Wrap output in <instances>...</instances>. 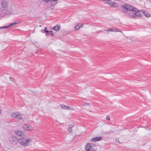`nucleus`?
Here are the masks:
<instances>
[{
  "label": "nucleus",
  "instance_id": "f257e3e1",
  "mask_svg": "<svg viewBox=\"0 0 151 151\" xmlns=\"http://www.w3.org/2000/svg\"><path fill=\"white\" fill-rule=\"evenodd\" d=\"M1 7L0 9V14L1 16H4L11 13L12 9L8 5V4L5 1H2L1 4Z\"/></svg>",
  "mask_w": 151,
  "mask_h": 151
},
{
  "label": "nucleus",
  "instance_id": "f03ea898",
  "mask_svg": "<svg viewBox=\"0 0 151 151\" xmlns=\"http://www.w3.org/2000/svg\"><path fill=\"white\" fill-rule=\"evenodd\" d=\"M32 139L31 138L28 139L25 137H22L19 139L18 142L23 146H26L32 142Z\"/></svg>",
  "mask_w": 151,
  "mask_h": 151
},
{
  "label": "nucleus",
  "instance_id": "7ed1b4c3",
  "mask_svg": "<svg viewBox=\"0 0 151 151\" xmlns=\"http://www.w3.org/2000/svg\"><path fill=\"white\" fill-rule=\"evenodd\" d=\"M85 148L86 151H96L97 147L95 145L92 143H88L85 146Z\"/></svg>",
  "mask_w": 151,
  "mask_h": 151
},
{
  "label": "nucleus",
  "instance_id": "20e7f679",
  "mask_svg": "<svg viewBox=\"0 0 151 151\" xmlns=\"http://www.w3.org/2000/svg\"><path fill=\"white\" fill-rule=\"evenodd\" d=\"M121 7L125 9L126 10V11L136 12L137 10L136 8L129 5L123 4L122 5Z\"/></svg>",
  "mask_w": 151,
  "mask_h": 151
},
{
  "label": "nucleus",
  "instance_id": "39448f33",
  "mask_svg": "<svg viewBox=\"0 0 151 151\" xmlns=\"http://www.w3.org/2000/svg\"><path fill=\"white\" fill-rule=\"evenodd\" d=\"M12 118L22 120V115L18 112H14L11 114Z\"/></svg>",
  "mask_w": 151,
  "mask_h": 151
},
{
  "label": "nucleus",
  "instance_id": "423d86ee",
  "mask_svg": "<svg viewBox=\"0 0 151 151\" xmlns=\"http://www.w3.org/2000/svg\"><path fill=\"white\" fill-rule=\"evenodd\" d=\"M122 11L124 12L125 14L127 16H128L130 18H134V13H133V12H134V11H125V10H122Z\"/></svg>",
  "mask_w": 151,
  "mask_h": 151
},
{
  "label": "nucleus",
  "instance_id": "0eeeda50",
  "mask_svg": "<svg viewBox=\"0 0 151 151\" xmlns=\"http://www.w3.org/2000/svg\"><path fill=\"white\" fill-rule=\"evenodd\" d=\"M23 128L27 131H31L33 128L30 126L26 124L23 126Z\"/></svg>",
  "mask_w": 151,
  "mask_h": 151
},
{
  "label": "nucleus",
  "instance_id": "6e6552de",
  "mask_svg": "<svg viewBox=\"0 0 151 151\" xmlns=\"http://www.w3.org/2000/svg\"><path fill=\"white\" fill-rule=\"evenodd\" d=\"M61 107L63 109L65 110H74V109L72 106H65L64 104H61L60 105Z\"/></svg>",
  "mask_w": 151,
  "mask_h": 151
},
{
  "label": "nucleus",
  "instance_id": "1a4fd4ad",
  "mask_svg": "<svg viewBox=\"0 0 151 151\" xmlns=\"http://www.w3.org/2000/svg\"><path fill=\"white\" fill-rule=\"evenodd\" d=\"M58 0H48V2L50 1L51 6L53 7L52 9H54V5L57 4Z\"/></svg>",
  "mask_w": 151,
  "mask_h": 151
},
{
  "label": "nucleus",
  "instance_id": "9d476101",
  "mask_svg": "<svg viewBox=\"0 0 151 151\" xmlns=\"http://www.w3.org/2000/svg\"><path fill=\"white\" fill-rule=\"evenodd\" d=\"M105 3L108 4L109 5L111 6L112 7H118V5L117 4L113 2L110 1L109 2Z\"/></svg>",
  "mask_w": 151,
  "mask_h": 151
},
{
  "label": "nucleus",
  "instance_id": "9b49d317",
  "mask_svg": "<svg viewBox=\"0 0 151 151\" xmlns=\"http://www.w3.org/2000/svg\"><path fill=\"white\" fill-rule=\"evenodd\" d=\"M102 138L101 137H98L95 138H92L91 139V141L94 142L98 141L101 139Z\"/></svg>",
  "mask_w": 151,
  "mask_h": 151
},
{
  "label": "nucleus",
  "instance_id": "f8f14e48",
  "mask_svg": "<svg viewBox=\"0 0 151 151\" xmlns=\"http://www.w3.org/2000/svg\"><path fill=\"white\" fill-rule=\"evenodd\" d=\"M15 133L16 135L19 136H23L24 135V132L21 131H16Z\"/></svg>",
  "mask_w": 151,
  "mask_h": 151
},
{
  "label": "nucleus",
  "instance_id": "ddd939ff",
  "mask_svg": "<svg viewBox=\"0 0 151 151\" xmlns=\"http://www.w3.org/2000/svg\"><path fill=\"white\" fill-rule=\"evenodd\" d=\"M83 24H82L81 23L77 24L75 26V28L76 29L78 30L79 29L80 27H83Z\"/></svg>",
  "mask_w": 151,
  "mask_h": 151
},
{
  "label": "nucleus",
  "instance_id": "4468645a",
  "mask_svg": "<svg viewBox=\"0 0 151 151\" xmlns=\"http://www.w3.org/2000/svg\"><path fill=\"white\" fill-rule=\"evenodd\" d=\"M60 27L59 25H57L53 27V29L57 31H58L60 29Z\"/></svg>",
  "mask_w": 151,
  "mask_h": 151
},
{
  "label": "nucleus",
  "instance_id": "2eb2a0df",
  "mask_svg": "<svg viewBox=\"0 0 151 151\" xmlns=\"http://www.w3.org/2000/svg\"><path fill=\"white\" fill-rule=\"evenodd\" d=\"M73 127V126L72 125L70 124L69 126L68 131L69 133H72V128Z\"/></svg>",
  "mask_w": 151,
  "mask_h": 151
},
{
  "label": "nucleus",
  "instance_id": "dca6fc26",
  "mask_svg": "<svg viewBox=\"0 0 151 151\" xmlns=\"http://www.w3.org/2000/svg\"><path fill=\"white\" fill-rule=\"evenodd\" d=\"M134 18L136 16L141 17L142 16L141 14L137 12H134Z\"/></svg>",
  "mask_w": 151,
  "mask_h": 151
},
{
  "label": "nucleus",
  "instance_id": "f3484780",
  "mask_svg": "<svg viewBox=\"0 0 151 151\" xmlns=\"http://www.w3.org/2000/svg\"><path fill=\"white\" fill-rule=\"evenodd\" d=\"M143 13L145 16L147 17H149L151 16L150 14L148 13L147 12L145 11H143Z\"/></svg>",
  "mask_w": 151,
  "mask_h": 151
},
{
  "label": "nucleus",
  "instance_id": "a211bd4d",
  "mask_svg": "<svg viewBox=\"0 0 151 151\" xmlns=\"http://www.w3.org/2000/svg\"><path fill=\"white\" fill-rule=\"evenodd\" d=\"M9 28V26L8 25L7 26H4L1 27H0V29H8Z\"/></svg>",
  "mask_w": 151,
  "mask_h": 151
},
{
  "label": "nucleus",
  "instance_id": "6ab92c4d",
  "mask_svg": "<svg viewBox=\"0 0 151 151\" xmlns=\"http://www.w3.org/2000/svg\"><path fill=\"white\" fill-rule=\"evenodd\" d=\"M107 31H111V32L114 31V29H113V28H112L111 29H108L107 30Z\"/></svg>",
  "mask_w": 151,
  "mask_h": 151
},
{
  "label": "nucleus",
  "instance_id": "aec40b11",
  "mask_svg": "<svg viewBox=\"0 0 151 151\" xmlns=\"http://www.w3.org/2000/svg\"><path fill=\"white\" fill-rule=\"evenodd\" d=\"M8 26H9V27H12L14 25L13 24V23H11L9 25H8Z\"/></svg>",
  "mask_w": 151,
  "mask_h": 151
},
{
  "label": "nucleus",
  "instance_id": "412c9836",
  "mask_svg": "<svg viewBox=\"0 0 151 151\" xmlns=\"http://www.w3.org/2000/svg\"><path fill=\"white\" fill-rule=\"evenodd\" d=\"M50 34L52 36L54 34L52 31L50 30Z\"/></svg>",
  "mask_w": 151,
  "mask_h": 151
},
{
  "label": "nucleus",
  "instance_id": "4be33fe9",
  "mask_svg": "<svg viewBox=\"0 0 151 151\" xmlns=\"http://www.w3.org/2000/svg\"><path fill=\"white\" fill-rule=\"evenodd\" d=\"M106 119L109 121L110 120V117L109 116H107V117H106Z\"/></svg>",
  "mask_w": 151,
  "mask_h": 151
},
{
  "label": "nucleus",
  "instance_id": "5701e85b",
  "mask_svg": "<svg viewBox=\"0 0 151 151\" xmlns=\"http://www.w3.org/2000/svg\"><path fill=\"white\" fill-rule=\"evenodd\" d=\"M84 105V106L86 105V106H90V105H89V103H85Z\"/></svg>",
  "mask_w": 151,
  "mask_h": 151
},
{
  "label": "nucleus",
  "instance_id": "b1692460",
  "mask_svg": "<svg viewBox=\"0 0 151 151\" xmlns=\"http://www.w3.org/2000/svg\"><path fill=\"white\" fill-rule=\"evenodd\" d=\"M9 78H10V80L12 82H14V79L12 78L11 77H10Z\"/></svg>",
  "mask_w": 151,
  "mask_h": 151
},
{
  "label": "nucleus",
  "instance_id": "393cba45",
  "mask_svg": "<svg viewBox=\"0 0 151 151\" xmlns=\"http://www.w3.org/2000/svg\"><path fill=\"white\" fill-rule=\"evenodd\" d=\"M114 31H117V32H120L119 29H114Z\"/></svg>",
  "mask_w": 151,
  "mask_h": 151
},
{
  "label": "nucleus",
  "instance_id": "a878e982",
  "mask_svg": "<svg viewBox=\"0 0 151 151\" xmlns=\"http://www.w3.org/2000/svg\"><path fill=\"white\" fill-rule=\"evenodd\" d=\"M45 32L46 33V34L47 35V34H48L49 33V32H50L48 30H47Z\"/></svg>",
  "mask_w": 151,
  "mask_h": 151
},
{
  "label": "nucleus",
  "instance_id": "bb28decb",
  "mask_svg": "<svg viewBox=\"0 0 151 151\" xmlns=\"http://www.w3.org/2000/svg\"><path fill=\"white\" fill-rule=\"evenodd\" d=\"M13 23L14 24V25H15L17 24L18 23V22H13Z\"/></svg>",
  "mask_w": 151,
  "mask_h": 151
},
{
  "label": "nucleus",
  "instance_id": "cd10ccee",
  "mask_svg": "<svg viewBox=\"0 0 151 151\" xmlns=\"http://www.w3.org/2000/svg\"><path fill=\"white\" fill-rule=\"evenodd\" d=\"M13 23L14 24V25H15L17 24L18 23V22H13Z\"/></svg>",
  "mask_w": 151,
  "mask_h": 151
},
{
  "label": "nucleus",
  "instance_id": "c85d7f7f",
  "mask_svg": "<svg viewBox=\"0 0 151 151\" xmlns=\"http://www.w3.org/2000/svg\"><path fill=\"white\" fill-rule=\"evenodd\" d=\"M42 0L46 3H47L48 2V0Z\"/></svg>",
  "mask_w": 151,
  "mask_h": 151
},
{
  "label": "nucleus",
  "instance_id": "c756f323",
  "mask_svg": "<svg viewBox=\"0 0 151 151\" xmlns=\"http://www.w3.org/2000/svg\"><path fill=\"white\" fill-rule=\"evenodd\" d=\"M115 142H119V140L118 139H115Z\"/></svg>",
  "mask_w": 151,
  "mask_h": 151
},
{
  "label": "nucleus",
  "instance_id": "7c9ffc66",
  "mask_svg": "<svg viewBox=\"0 0 151 151\" xmlns=\"http://www.w3.org/2000/svg\"><path fill=\"white\" fill-rule=\"evenodd\" d=\"M50 9L51 10H53L54 9H53V7L51 6H51H50Z\"/></svg>",
  "mask_w": 151,
  "mask_h": 151
},
{
  "label": "nucleus",
  "instance_id": "2f4dec72",
  "mask_svg": "<svg viewBox=\"0 0 151 151\" xmlns=\"http://www.w3.org/2000/svg\"><path fill=\"white\" fill-rule=\"evenodd\" d=\"M47 28L46 27H45L44 28V31L45 32L47 30Z\"/></svg>",
  "mask_w": 151,
  "mask_h": 151
},
{
  "label": "nucleus",
  "instance_id": "473e14b6",
  "mask_svg": "<svg viewBox=\"0 0 151 151\" xmlns=\"http://www.w3.org/2000/svg\"><path fill=\"white\" fill-rule=\"evenodd\" d=\"M103 1H110V0H103Z\"/></svg>",
  "mask_w": 151,
  "mask_h": 151
},
{
  "label": "nucleus",
  "instance_id": "72a5a7b5",
  "mask_svg": "<svg viewBox=\"0 0 151 151\" xmlns=\"http://www.w3.org/2000/svg\"><path fill=\"white\" fill-rule=\"evenodd\" d=\"M1 109H0V114H1Z\"/></svg>",
  "mask_w": 151,
  "mask_h": 151
},
{
  "label": "nucleus",
  "instance_id": "f704fd0d",
  "mask_svg": "<svg viewBox=\"0 0 151 151\" xmlns=\"http://www.w3.org/2000/svg\"><path fill=\"white\" fill-rule=\"evenodd\" d=\"M32 93H33L34 94H35V92H33Z\"/></svg>",
  "mask_w": 151,
  "mask_h": 151
}]
</instances>
